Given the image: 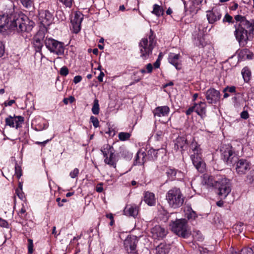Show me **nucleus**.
<instances>
[{
	"mask_svg": "<svg viewBox=\"0 0 254 254\" xmlns=\"http://www.w3.org/2000/svg\"><path fill=\"white\" fill-rule=\"evenodd\" d=\"M234 18L236 23L234 25L235 30L234 34L240 45L244 47L247 44L250 35L247 30V26L249 25V20L241 15H235Z\"/></svg>",
	"mask_w": 254,
	"mask_h": 254,
	"instance_id": "1",
	"label": "nucleus"
},
{
	"mask_svg": "<svg viewBox=\"0 0 254 254\" xmlns=\"http://www.w3.org/2000/svg\"><path fill=\"white\" fill-rule=\"evenodd\" d=\"M165 196L167 203L171 208L177 209L184 204L185 196L179 188H171L166 192Z\"/></svg>",
	"mask_w": 254,
	"mask_h": 254,
	"instance_id": "2",
	"label": "nucleus"
},
{
	"mask_svg": "<svg viewBox=\"0 0 254 254\" xmlns=\"http://www.w3.org/2000/svg\"><path fill=\"white\" fill-rule=\"evenodd\" d=\"M190 158L195 168L200 172L204 170L205 163L202 159V149L194 139L190 146Z\"/></svg>",
	"mask_w": 254,
	"mask_h": 254,
	"instance_id": "3",
	"label": "nucleus"
},
{
	"mask_svg": "<svg viewBox=\"0 0 254 254\" xmlns=\"http://www.w3.org/2000/svg\"><path fill=\"white\" fill-rule=\"evenodd\" d=\"M155 37L153 31L150 29L148 37L142 38L139 43L140 57L143 60L148 59L152 54V50L156 44Z\"/></svg>",
	"mask_w": 254,
	"mask_h": 254,
	"instance_id": "4",
	"label": "nucleus"
},
{
	"mask_svg": "<svg viewBox=\"0 0 254 254\" xmlns=\"http://www.w3.org/2000/svg\"><path fill=\"white\" fill-rule=\"evenodd\" d=\"M171 230L176 235L184 238H188L190 232L188 228L187 221L185 219H177L170 225Z\"/></svg>",
	"mask_w": 254,
	"mask_h": 254,
	"instance_id": "5",
	"label": "nucleus"
},
{
	"mask_svg": "<svg viewBox=\"0 0 254 254\" xmlns=\"http://www.w3.org/2000/svg\"><path fill=\"white\" fill-rule=\"evenodd\" d=\"M15 19L16 24L15 30L18 32L31 31L35 25V23L30 20L27 16L24 14L20 15L16 13Z\"/></svg>",
	"mask_w": 254,
	"mask_h": 254,
	"instance_id": "6",
	"label": "nucleus"
},
{
	"mask_svg": "<svg viewBox=\"0 0 254 254\" xmlns=\"http://www.w3.org/2000/svg\"><path fill=\"white\" fill-rule=\"evenodd\" d=\"M16 13H12L9 15H2L0 16V32H2L7 30H15Z\"/></svg>",
	"mask_w": 254,
	"mask_h": 254,
	"instance_id": "7",
	"label": "nucleus"
},
{
	"mask_svg": "<svg viewBox=\"0 0 254 254\" xmlns=\"http://www.w3.org/2000/svg\"><path fill=\"white\" fill-rule=\"evenodd\" d=\"M215 187L218 190L217 193L221 199L226 198L231 191L230 180L226 178H218Z\"/></svg>",
	"mask_w": 254,
	"mask_h": 254,
	"instance_id": "8",
	"label": "nucleus"
},
{
	"mask_svg": "<svg viewBox=\"0 0 254 254\" xmlns=\"http://www.w3.org/2000/svg\"><path fill=\"white\" fill-rule=\"evenodd\" d=\"M45 44L47 48L51 52L57 55H62L64 53L63 43L54 39H46Z\"/></svg>",
	"mask_w": 254,
	"mask_h": 254,
	"instance_id": "9",
	"label": "nucleus"
},
{
	"mask_svg": "<svg viewBox=\"0 0 254 254\" xmlns=\"http://www.w3.org/2000/svg\"><path fill=\"white\" fill-rule=\"evenodd\" d=\"M138 239L134 235L128 236L124 241V246L126 250L129 254H136V245Z\"/></svg>",
	"mask_w": 254,
	"mask_h": 254,
	"instance_id": "10",
	"label": "nucleus"
},
{
	"mask_svg": "<svg viewBox=\"0 0 254 254\" xmlns=\"http://www.w3.org/2000/svg\"><path fill=\"white\" fill-rule=\"evenodd\" d=\"M5 126L18 129L21 127L24 122V118L20 116L9 115L5 119Z\"/></svg>",
	"mask_w": 254,
	"mask_h": 254,
	"instance_id": "11",
	"label": "nucleus"
},
{
	"mask_svg": "<svg viewBox=\"0 0 254 254\" xmlns=\"http://www.w3.org/2000/svg\"><path fill=\"white\" fill-rule=\"evenodd\" d=\"M206 17L209 23L214 24L219 21L222 17V12L220 8L218 7L212 8L210 10L206 11Z\"/></svg>",
	"mask_w": 254,
	"mask_h": 254,
	"instance_id": "12",
	"label": "nucleus"
},
{
	"mask_svg": "<svg viewBox=\"0 0 254 254\" xmlns=\"http://www.w3.org/2000/svg\"><path fill=\"white\" fill-rule=\"evenodd\" d=\"M251 163L247 160L240 159L236 162L235 170L239 175H244L250 170Z\"/></svg>",
	"mask_w": 254,
	"mask_h": 254,
	"instance_id": "13",
	"label": "nucleus"
},
{
	"mask_svg": "<svg viewBox=\"0 0 254 254\" xmlns=\"http://www.w3.org/2000/svg\"><path fill=\"white\" fill-rule=\"evenodd\" d=\"M205 98L208 104H216L219 101L220 93L214 88H210L205 92Z\"/></svg>",
	"mask_w": 254,
	"mask_h": 254,
	"instance_id": "14",
	"label": "nucleus"
},
{
	"mask_svg": "<svg viewBox=\"0 0 254 254\" xmlns=\"http://www.w3.org/2000/svg\"><path fill=\"white\" fill-rule=\"evenodd\" d=\"M221 158L228 165L233 163L234 158L235 157L232 146H227L225 148L221 150Z\"/></svg>",
	"mask_w": 254,
	"mask_h": 254,
	"instance_id": "15",
	"label": "nucleus"
},
{
	"mask_svg": "<svg viewBox=\"0 0 254 254\" xmlns=\"http://www.w3.org/2000/svg\"><path fill=\"white\" fill-rule=\"evenodd\" d=\"M83 19V15L80 12H76L71 18L73 31L75 33H78L81 29V23Z\"/></svg>",
	"mask_w": 254,
	"mask_h": 254,
	"instance_id": "16",
	"label": "nucleus"
},
{
	"mask_svg": "<svg viewBox=\"0 0 254 254\" xmlns=\"http://www.w3.org/2000/svg\"><path fill=\"white\" fill-rule=\"evenodd\" d=\"M181 56L180 54L170 53L168 56V62L174 65L178 70L182 68Z\"/></svg>",
	"mask_w": 254,
	"mask_h": 254,
	"instance_id": "17",
	"label": "nucleus"
},
{
	"mask_svg": "<svg viewBox=\"0 0 254 254\" xmlns=\"http://www.w3.org/2000/svg\"><path fill=\"white\" fill-rule=\"evenodd\" d=\"M197 29L199 31H200V33L197 38H195L194 43L196 46L199 48L203 47L206 45V42H205L204 38L203 37V33L204 32V30L205 31H206V28L202 26L201 24H199L197 25Z\"/></svg>",
	"mask_w": 254,
	"mask_h": 254,
	"instance_id": "18",
	"label": "nucleus"
},
{
	"mask_svg": "<svg viewBox=\"0 0 254 254\" xmlns=\"http://www.w3.org/2000/svg\"><path fill=\"white\" fill-rule=\"evenodd\" d=\"M39 19L44 26H49L52 22L53 14L48 10H44L40 13Z\"/></svg>",
	"mask_w": 254,
	"mask_h": 254,
	"instance_id": "19",
	"label": "nucleus"
},
{
	"mask_svg": "<svg viewBox=\"0 0 254 254\" xmlns=\"http://www.w3.org/2000/svg\"><path fill=\"white\" fill-rule=\"evenodd\" d=\"M152 237L155 239H163L167 234V231L159 225H156L151 229Z\"/></svg>",
	"mask_w": 254,
	"mask_h": 254,
	"instance_id": "20",
	"label": "nucleus"
},
{
	"mask_svg": "<svg viewBox=\"0 0 254 254\" xmlns=\"http://www.w3.org/2000/svg\"><path fill=\"white\" fill-rule=\"evenodd\" d=\"M139 207L136 204L127 205L124 210V214L135 218L138 215Z\"/></svg>",
	"mask_w": 254,
	"mask_h": 254,
	"instance_id": "21",
	"label": "nucleus"
},
{
	"mask_svg": "<svg viewBox=\"0 0 254 254\" xmlns=\"http://www.w3.org/2000/svg\"><path fill=\"white\" fill-rule=\"evenodd\" d=\"M169 112L170 108L167 106L157 107L153 111L154 117H165L168 115Z\"/></svg>",
	"mask_w": 254,
	"mask_h": 254,
	"instance_id": "22",
	"label": "nucleus"
},
{
	"mask_svg": "<svg viewBox=\"0 0 254 254\" xmlns=\"http://www.w3.org/2000/svg\"><path fill=\"white\" fill-rule=\"evenodd\" d=\"M44 38V35L43 32H39L34 38L33 45L37 52L41 51L43 47L42 40Z\"/></svg>",
	"mask_w": 254,
	"mask_h": 254,
	"instance_id": "23",
	"label": "nucleus"
},
{
	"mask_svg": "<svg viewBox=\"0 0 254 254\" xmlns=\"http://www.w3.org/2000/svg\"><path fill=\"white\" fill-rule=\"evenodd\" d=\"M194 111L203 118L206 116V104L205 102H200L198 104L194 105Z\"/></svg>",
	"mask_w": 254,
	"mask_h": 254,
	"instance_id": "24",
	"label": "nucleus"
},
{
	"mask_svg": "<svg viewBox=\"0 0 254 254\" xmlns=\"http://www.w3.org/2000/svg\"><path fill=\"white\" fill-rule=\"evenodd\" d=\"M218 179H215L213 176L205 174L203 176L202 183L208 187H216Z\"/></svg>",
	"mask_w": 254,
	"mask_h": 254,
	"instance_id": "25",
	"label": "nucleus"
},
{
	"mask_svg": "<svg viewBox=\"0 0 254 254\" xmlns=\"http://www.w3.org/2000/svg\"><path fill=\"white\" fill-rule=\"evenodd\" d=\"M104 162L109 165L110 167L114 168L116 167L117 162V157L115 153H111V155L104 157Z\"/></svg>",
	"mask_w": 254,
	"mask_h": 254,
	"instance_id": "26",
	"label": "nucleus"
},
{
	"mask_svg": "<svg viewBox=\"0 0 254 254\" xmlns=\"http://www.w3.org/2000/svg\"><path fill=\"white\" fill-rule=\"evenodd\" d=\"M144 200L149 206L155 204L156 199L154 194L149 191H146L144 194Z\"/></svg>",
	"mask_w": 254,
	"mask_h": 254,
	"instance_id": "27",
	"label": "nucleus"
},
{
	"mask_svg": "<svg viewBox=\"0 0 254 254\" xmlns=\"http://www.w3.org/2000/svg\"><path fill=\"white\" fill-rule=\"evenodd\" d=\"M187 139L185 137L180 136L177 138L176 143L175 144V149L176 150L181 148L182 150H184V147L187 145Z\"/></svg>",
	"mask_w": 254,
	"mask_h": 254,
	"instance_id": "28",
	"label": "nucleus"
},
{
	"mask_svg": "<svg viewBox=\"0 0 254 254\" xmlns=\"http://www.w3.org/2000/svg\"><path fill=\"white\" fill-rule=\"evenodd\" d=\"M170 250V246L166 244L161 243L156 248V254H168Z\"/></svg>",
	"mask_w": 254,
	"mask_h": 254,
	"instance_id": "29",
	"label": "nucleus"
},
{
	"mask_svg": "<svg viewBox=\"0 0 254 254\" xmlns=\"http://www.w3.org/2000/svg\"><path fill=\"white\" fill-rule=\"evenodd\" d=\"M166 174L168 178L171 180L175 179L178 175L181 177L182 174L181 171H179L174 169H168L166 171Z\"/></svg>",
	"mask_w": 254,
	"mask_h": 254,
	"instance_id": "30",
	"label": "nucleus"
},
{
	"mask_svg": "<svg viewBox=\"0 0 254 254\" xmlns=\"http://www.w3.org/2000/svg\"><path fill=\"white\" fill-rule=\"evenodd\" d=\"M101 151L103 153L104 157L111 155V153H115L114 148L108 144H104L102 147Z\"/></svg>",
	"mask_w": 254,
	"mask_h": 254,
	"instance_id": "31",
	"label": "nucleus"
},
{
	"mask_svg": "<svg viewBox=\"0 0 254 254\" xmlns=\"http://www.w3.org/2000/svg\"><path fill=\"white\" fill-rule=\"evenodd\" d=\"M164 10L160 5L157 4H154L153 6V10L151 13L155 15L157 17H160L163 15Z\"/></svg>",
	"mask_w": 254,
	"mask_h": 254,
	"instance_id": "32",
	"label": "nucleus"
},
{
	"mask_svg": "<svg viewBox=\"0 0 254 254\" xmlns=\"http://www.w3.org/2000/svg\"><path fill=\"white\" fill-rule=\"evenodd\" d=\"M145 156V154L144 152H138L135 156V161L136 162V164H143L146 161L145 160H144Z\"/></svg>",
	"mask_w": 254,
	"mask_h": 254,
	"instance_id": "33",
	"label": "nucleus"
},
{
	"mask_svg": "<svg viewBox=\"0 0 254 254\" xmlns=\"http://www.w3.org/2000/svg\"><path fill=\"white\" fill-rule=\"evenodd\" d=\"M185 216L188 219H194L196 217V214L191 207H188L187 209L185 211Z\"/></svg>",
	"mask_w": 254,
	"mask_h": 254,
	"instance_id": "34",
	"label": "nucleus"
},
{
	"mask_svg": "<svg viewBox=\"0 0 254 254\" xmlns=\"http://www.w3.org/2000/svg\"><path fill=\"white\" fill-rule=\"evenodd\" d=\"M242 74L245 81L248 82L250 80L251 72L248 67H245L243 68L242 70Z\"/></svg>",
	"mask_w": 254,
	"mask_h": 254,
	"instance_id": "35",
	"label": "nucleus"
},
{
	"mask_svg": "<svg viewBox=\"0 0 254 254\" xmlns=\"http://www.w3.org/2000/svg\"><path fill=\"white\" fill-rule=\"evenodd\" d=\"M100 108L98 100L96 99L93 102V105L92 108V113L94 115H98L99 113Z\"/></svg>",
	"mask_w": 254,
	"mask_h": 254,
	"instance_id": "36",
	"label": "nucleus"
},
{
	"mask_svg": "<svg viewBox=\"0 0 254 254\" xmlns=\"http://www.w3.org/2000/svg\"><path fill=\"white\" fill-rule=\"evenodd\" d=\"M246 182L254 185V170H251L247 176Z\"/></svg>",
	"mask_w": 254,
	"mask_h": 254,
	"instance_id": "37",
	"label": "nucleus"
},
{
	"mask_svg": "<svg viewBox=\"0 0 254 254\" xmlns=\"http://www.w3.org/2000/svg\"><path fill=\"white\" fill-rule=\"evenodd\" d=\"M130 134L128 132H121L119 134V138L120 140L125 141L129 138Z\"/></svg>",
	"mask_w": 254,
	"mask_h": 254,
	"instance_id": "38",
	"label": "nucleus"
},
{
	"mask_svg": "<svg viewBox=\"0 0 254 254\" xmlns=\"http://www.w3.org/2000/svg\"><path fill=\"white\" fill-rule=\"evenodd\" d=\"M159 149L155 150L153 149H150L148 151V155H150L152 160H155L157 157V151H159Z\"/></svg>",
	"mask_w": 254,
	"mask_h": 254,
	"instance_id": "39",
	"label": "nucleus"
},
{
	"mask_svg": "<svg viewBox=\"0 0 254 254\" xmlns=\"http://www.w3.org/2000/svg\"><path fill=\"white\" fill-rule=\"evenodd\" d=\"M90 121L95 128L99 126V122L97 118L92 116L90 117Z\"/></svg>",
	"mask_w": 254,
	"mask_h": 254,
	"instance_id": "40",
	"label": "nucleus"
},
{
	"mask_svg": "<svg viewBox=\"0 0 254 254\" xmlns=\"http://www.w3.org/2000/svg\"><path fill=\"white\" fill-rule=\"evenodd\" d=\"M20 1L22 4L26 8L31 7L32 4L31 0H20Z\"/></svg>",
	"mask_w": 254,
	"mask_h": 254,
	"instance_id": "41",
	"label": "nucleus"
},
{
	"mask_svg": "<svg viewBox=\"0 0 254 254\" xmlns=\"http://www.w3.org/2000/svg\"><path fill=\"white\" fill-rule=\"evenodd\" d=\"M223 22H228V23H233V17L230 15H229L228 13H226L223 19Z\"/></svg>",
	"mask_w": 254,
	"mask_h": 254,
	"instance_id": "42",
	"label": "nucleus"
},
{
	"mask_svg": "<svg viewBox=\"0 0 254 254\" xmlns=\"http://www.w3.org/2000/svg\"><path fill=\"white\" fill-rule=\"evenodd\" d=\"M33 240L31 239H28V250L29 254H32L33 252Z\"/></svg>",
	"mask_w": 254,
	"mask_h": 254,
	"instance_id": "43",
	"label": "nucleus"
},
{
	"mask_svg": "<svg viewBox=\"0 0 254 254\" xmlns=\"http://www.w3.org/2000/svg\"><path fill=\"white\" fill-rule=\"evenodd\" d=\"M66 7H70L72 4L73 0H59Z\"/></svg>",
	"mask_w": 254,
	"mask_h": 254,
	"instance_id": "44",
	"label": "nucleus"
},
{
	"mask_svg": "<svg viewBox=\"0 0 254 254\" xmlns=\"http://www.w3.org/2000/svg\"><path fill=\"white\" fill-rule=\"evenodd\" d=\"M60 74L63 76H66L68 74V69L66 66H63L60 69Z\"/></svg>",
	"mask_w": 254,
	"mask_h": 254,
	"instance_id": "45",
	"label": "nucleus"
},
{
	"mask_svg": "<svg viewBox=\"0 0 254 254\" xmlns=\"http://www.w3.org/2000/svg\"><path fill=\"white\" fill-rule=\"evenodd\" d=\"M164 134V132L163 130H158L156 132L155 137L157 140H161Z\"/></svg>",
	"mask_w": 254,
	"mask_h": 254,
	"instance_id": "46",
	"label": "nucleus"
},
{
	"mask_svg": "<svg viewBox=\"0 0 254 254\" xmlns=\"http://www.w3.org/2000/svg\"><path fill=\"white\" fill-rule=\"evenodd\" d=\"M227 91H228L230 93H234L236 91V87L234 86H232L230 87L227 86L223 89V92H225Z\"/></svg>",
	"mask_w": 254,
	"mask_h": 254,
	"instance_id": "47",
	"label": "nucleus"
},
{
	"mask_svg": "<svg viewBox=\"0 0 254 254\" xmlns=\"http://www.w3.org/2000/svg\"><path fill=\"white\" fill-rule=\"evenodd\" d=\"M78 174L79 170L77 168H75L72 171H71L70 173L69 176L71 178L73 179L77 177Z\"/></svg>",
	"mask_w": 254,
	"mask_h": 254,
	"instance_id": "48",
	"label": "nucleus"
},
{
	"mask_svg": "<svg viewBox=\"0 0 254 254\" xmlns=\"http://www.w3.org/2000/svg\"><path fill=\"white\" fill-rule=\"evenodd\" d=\"M25 213L26 210L24 207L23 206L21 209L18 212L17 214L19 217H20L21 219H24Z\"/></svg>",
	"mask_w": 254,
	"mask_h": 254,
	"instance_id": "49",
	"label": "nucleus"
},
{
	"mask_svg": "<svg viewBox=\"0 0 254 254\" xmlns=\"http://www.w3.org/2000/svg\"><path fill=\"white\" fill-rule=\"evenodd\" d=\"M15 175L16 177L19 179L22 175L21 168L18 166H16L15 167Z\"/></svg>",
	"mask_w": 254,
	"mask_h": 254,
	"instance_id": "50",
	"label": "nucleus"
},
{
	"mask_svg": "<svg viewBox=\"0 0 254 254\" xmlns=\"http://www.w3.org/2000/svg\"><path fill=\"white\" fill-rule=\"evenodd\" d=\"M249 25L247 26V29L250 28L251 32L252 34H254V20L253 19L251 21H249Z\"/></svg>",
	"mask_w": 254,
	"mask_h": 254,
	"instance_id": "51",
	"label": "nucleus"
},
{
	"mask_svg": "<svg viewBox=\"0 0 254 254\" xmlns=\"http://www.w3.org/2000/svg\"><path fill=\"white\" fill-rule=\"evenodd\" d=\"M242 254H253V250L251 248H247L242 250Z\"/></svg>",
	"mask_w": 254,
	"mask_h": 254,
	"instance_id": "52",
	"label": "nucleus"
},
{
	"mask_svg": "<svg viewBox=\"0 0 254 254\" xmlns=\"http://www.w3.org/2000/svg\"><path fill=\"white\" fill-rule=\"evenodd\" d=\"M249 52V51L247 49H245L241 51L240 55H242L243 56H244L245 55H247V58L248 59H251L252 56L248 54V53Z\"/></svg>",
	"mask_w": 254,
	"mask_h": 254,
	"instance_id": "53",
	"label": "nucleus"
},
{
	"mask_svg": "<svg viewBox=\"0 0 254 254\" xmlns=\"http://www.w3.org/2000/svg\"><path fill=\"white\" fill-rule=\"evenodd\" d=\"M8 226V224L6 220L0 218V226L4 228H7Z\"/></svg>",
	"mask_w": 254,
	"mask_h": 254,
	"instance_id": "54",
	"label": "nucleus"
},
{
	"mask_svg": "<svg viewBox=\"0 0 254 254\" xmlns=\"http://www.w3.org/2000/svg\"><path fill=\"white\" fill-rule=\"evenodd\" d=\"M241 117L245 120L249 118V114L247 111H244L241 113Z\"/></svg>",
	"mask_w": 254,
	"mask_h": 254,
	"instance_id": "55",
	"label": "nucleus"
},
{
	"mask_svg": "<svg viewBox=\"0 0 254 254\" xmlns=\"http://www.w3.org/2000/svg\"><path fill=\"white\" fill-rule=\"evenodd\" d=\"M4 51V46L2 42H0V58L3 56Z\"/></svg>",
	"mask_w": 254,
	"mask_h": 254,
	"instance_id": "56",
	"label": "nucleus"
},
{
	"mask_svg": "<svg viewBox=\"0 0 254 254\" xmlns=\"http://www.w3.org/2000/svg\"><path fill=\"white\" fill-rule=\"evenodd\" d=\"M146 70H147L146 72L147 73H151L152 71V70H153V66H152V64H148L146 65Z\"/></svg>",
	"mask_w": 254,
	"mask_h": 254,
	"instance_id": "57",
	"label": "nucleus"
},
{
	"mask_svg": "<svg viewBox=\"0 0 254 254\" xmlns=\"http://www.w3.org/2000/svg\"><path fill=\"white\" fill-rule=\"evenodd\" d=\"M82 77L80 75H76L74 77L73 82L75 84H77L81 81Z\"/></svg>",
	"mask_w": 254,
	"mask_h": 254,
	"instance_id": "58",
	"label": "nucleus"
},
{
	"mask_svg": "<svg viewBox=\"0 0 254 254\" xmlns=\"http://www.w3.org/2000/svg\"><path fill=\"white\" fill-rule=\"evenodd\" d=\"M96 190L98 192H101L103 191V188L102 187V184H99L97 186Z\"/></svg>",
	"mask_w": 254,
	"mask_h": 254,
	"instance_id": "59",
	"label": "nucleus"
},
{
	"mask_svg": "<svg viewBox=\"0 0 254 254\" xmlns=\"http://www.w3.org/2000/svg\"><path fill=\"white\" fill-rule=\"evenodd\" d=\"M193 111H194V106L189 108L186 112L187 115L189 116L190 115Z\"/></svg>",
	"mask_w": 254,
	"mask_h": 254,
	"instance_id": "60",
	"label": "nucleus"
},
{
	"mask_svg": "<svg viewBox=\"0 0 254 254\" xmlns=\"http://www.w3.org/2000/svg\"><path fill=\"white\" fill-rule=\"evenodd\" d=\"M49 140H50L49 139H47V140H45L42 142L36 141V142H35V144H38V145H41V146L44 147L49 141Z\"/></svg>",
	"mask_w": 254,
	"mask_h": 254,
	"instance_id": "61",
	"label": "nucleus"
},
{
	"mask_svg": "<svg viewBox=\"0 0 254 254\" xmlns=\"http://www.w3.org/2000/svg\"><path fill=\"white\" fill-rule=\"evenodd\" d=\"M104 75H105V74H104V72L103 71H101L99 75L97 77V79H98V81L100 82H102L103 77L104 76Z\"/></svg>",
	"mask_w": 254,
	"mask_h": 254,
	"instance_id": "62",
	"label": "nucleus"
},
{
	"mask_svg": "<svg viewBox=\"0 0 254 254\" xmlns=\"http://www.w3.org/2000/svg\"><path fill=\"white\" fill-rule=\"evenodd\" d=\"M21 190H22V188H21V187H20V190H19L18 189L16 190V193H17V195L19 197V198H20L21 199H22L23 198V194L22 193H21L20 192V191Z\"/></svg>",
	"mask_w": 254,
	"mask_h": 254,
	"instance_id": "63",
	"label": "nucleus"
},
{
	"mask_svg": "<svg viewBox=\"0 0 254 254\" xmlns=\"http://www.w3.org/2000/svg\"><path fill=\"white\" fill-rule=\"evenodd\" d=\"M153 65L156 68L159 67L160 65V61L159 58H158L156 62L154 63Z\"/></svg>",
	"mask_w": 254,
	"mask_h": 254,
	"instance_id": "64",
	"label": "nucleus"
}]
</instances>
